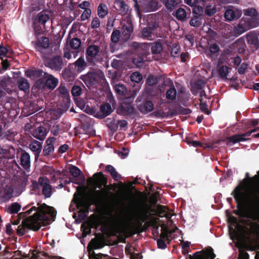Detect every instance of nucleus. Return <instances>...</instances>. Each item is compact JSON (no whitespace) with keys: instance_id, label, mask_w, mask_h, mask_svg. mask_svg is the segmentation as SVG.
<instances>
[{"instance_id":"nucleus-1","label":"nucleus","mask_w":259,"mask_h":259,"mask_svg":"<svg viewBox=\"0 0 259 259\" xmlns=\"http://www.w3.org/2000/svg\"><path fill=\"white\" fill-rule=\"evenodd\" d=\"M243 187L239 185L232 192L231 195L234 197L236 203L237 209L233 213L240 218L251 219L258 221L259 195L256 192L251 193L252 199L246 200L244 198L242 192Z\"/></svg>"},{"instance_id":"nucleus-2","label":"nucleus","mask_w":259,"mask_h":259,"mask_svg":"<svg viewBox=\"0 0 259 259\" xmlns=\"http://www.w3.org/2000/svg\"><path fill=\"white\" fill-rule=\"evenodd\" d=\"M69 172L73 176L71 182L77 185L76 191L73 195L69 207V211L73 212L72 217L75 219L71 226L73 227L72 230L74 231L73 233L81 240V234L79 232L75 234L76 231L74 229L75 226L81 223V179L79 177L81 171L77 167L72 165L69 168Z\"/></svg>"},{"instance_id":"nucleus-3","label":"nucleus","mask_w":259,"mask_h":259,"mask_svg":"<svg viewBox=\"0 0 259 259\" xmlns=\"http://www.w3.org/2000/svg\"><path fill=\"white\" fill-rule=\"evenodd\" d=\"M152 215L145 206L139 205L135 207L131 213V217L136 220V223L134 227L126 232L128 236L131 237L138 233L142 227L143 223L149 220Z\"/></svg>"},{"instance_id":"nucleus-4","label":"nucleus","mask_w":259,"mask_h":259,"mask_svg":"<svg viewBox=\"0 0 259 259\" xmlns=\"http://www.w3.org/2000/svg\"><path fill=\"white\" fill-rule=\"evenodd\" d=\"M37 205L38 207L33 206L30 207L32 211H36L32 215L29 217H33L31 220L32 222H37L41 226L42 222L48 220L49 217L52 218L56 217V211L53 207L49 206L46 203H38Z\"/></svg>"},{"instance_id":"nucleus-5","label":"nucleus","mask_w":259,"mask_h":259,"mask_svg":"<svg viewBox=\"0 0 259 259\" xmlns=\"http://www.w3.org/2000/svg\"><path fill=\"white\" fill-rule=\"evenodd\" d=\"M59 47L56 46L54 50L56 53L58 51ZM44 65L46 67L50 68L55 71H60L66 65V61L63 59L62 56L56 53L52 57L46 56Z\"/></svg>"},{"instance_id":"nucleus-6","label":"nucleus","mask_w":259,"mask_h":259,"mask_svg":"<svg viewBox=\"0 0 259 259\" xmlns=\"http://www.w3.org/2000/svg\"><path fill=\"white\" fill-rule=\"evenodd\" d=\"M127 99L123 100L122 103L117 107L116 112L118 114L124 116H131L136 115L137 111L132 105L135 98V94L132 96H128Z\"/></svg>"},{"instance_id":"nucleus-7","label":"nucleus","mask_w":259,"mask_h":259,"mask_svg":"<svg viewBox=\"0 0 259 259\" xmlns=\"http://www.w3.org/2000/svg\"><path fill=\"white\" fill-rule=\"evenodd\" d=\"M58 82L59 80L57 78L52 74L46 72L44 77L36 80L35 86L38 90L47 88L53 90L57 86Z\"/></svg>"},{"instance_id":"nucleus-8","label":"nucleus","mask_w":259,"mask_h":259,"mask_svg":"<svg viewBox=\"0 0 259 259\" xmlns=\"http://www.w3.org/2000/svg\"><path fill=\"white\" fill-rule=\"evenodd\" d=\"M33 217H27L24 219L20 225L17 229V234L19 236H22L26 233V229L32 230L34 231H38L41 228L40 224H38L37 222H32L31 220Z\"/></svg>"},{"instance_id":"nucleus-9","label":"nucleus","mask_w":259,"mask_h":259,"mask_svg":"<svg viewBox=\"0 0 259 259\" xmlns=\"http://www.w3.org/2000/svg\"><path fill=\"white\" fill-rule=\"evenodd\" d=\"M100 48L98 46L92 45L89 46L86 50V58L87 61L92 64L96 62H101L103 58L99 55Z\"/></svg>"},{"instance_id":"nucleus-10","label":"nucleus","mask_w":259,"mask_h":259,"mask_svg":"<svg viewBox=\"0 0 259 259\" xmlns=\"http://www.w3.org/2000/svg\"><path fill=\"white\" fill-rule=\"evenodd\" d=\"M143 96H139L136 99L137 107L138 110L142 114H146L152 111L154 109V104L152 101L145 99L142 102Z\"/></svg>"},{"instance_id":"nucleus-11","label":"nucleus","mask_w":259,"mask_h":259,"mask_svg":"<svg viewBox=\"0 0 259 259\" xmlns=\"http://www.w3.org/2000/svg\"><path fill=\"white\" fill-rule=\"evenodd\" d=\"M139 3L141 10L144 13L156 11L160 7L157 0H140Z\"/></svg>"},{"instance_id":"nucleus-12","label":"nucleus","mask_w":259,"mask_h":259,"mask_svg":"<svg viewBox=\"0 0 259 259\" xmlns=\"http://www.w3.org/2000/svg\"><path fill=\"white\" fill-rule=\"evenodd\" d=\"M114 88L117 94L122 97V100L127 99L128 96H132L134 94L136 96L137 94L136 90H128L125 85L120 83L116 84Z\"/></svg>"},{"instance_id":"nucleus-13","label":"nucleus","mask_w":259,"mask_h":259,"mask_svg":"<svg viewBox=\"0 0 259 259\" xmlns=\"http://www.w3.org/2000/svg\"><path fill=\"white\" fill-rule=\"evenodd\" d=\"M40 186L42 187V193L46 198L51 196L52 187L50 184V180L46 177H40L38 179Z\"/></svg>"},{"instance_id":"nucleus-14","label":"nucleus","mask_w":259,"mask_h":259,"mask_svg":"<svg viewBox=\"0 0 259 259\" xmlns=\"http://www.w3.org/2000/svg\"><path fill=\"white\" fill-rule=\"evenodd\" d=\"M100 78V74L95 72H89L86 74L82 75V80L88 88L95 84Z\"/></svg>"},{"instance_id":"nucleus-15","label":"nucleus","mask_w":259,"mask_h":259,"mask_svg":"<svg viewBox=\"0 0 259 259\" xmlns=\"http://www.w3.org/2000/svg\"><path fill=\"white\" fill-rule=\"evenodd\" d=\"M242 14L241 10L231 6L225 11V18L227 20L231 21L239 19Z\"/></svg>"},{"instance_id":"nucleus-16","label":"nucleus","mask_w":259,"mask_h":259,"mask_svg":"<svg viewBox=\"0 0 259 259\" xmlns=\"http://www.w3.org/2000/svg\"><path fill=\"white\" fill-rule=\"evenodd\" d=\"M113 111L111 105L108 103H105L100 106L99 111L97 112L95 116L103 119L110 115Z\"/></svg>"},{"instance_id":"nucleus-17","label":"nucleus","mask_w":259,"mask_h":259,"mask_svg":"<svg viewBox=\"0 0 259 259\" xmlns=\"http://www.w3.org/2000/svg\"><path fill=\"white\" fill-rule=\"evenodd\" d=\"M46 73L41 69L35 68L27 69L25 71V75L31 79L42 78L45 76Z\"/></svg>"},{"instance_id":"nucleus-18","label":"nucleus","mask_w":259,"mask_h":259,"mask_svg":"<svg viewBox=\"0 0 259 259\" xmlns=\"http://www.w3.org/2000/svg\"><path fill=\"white\" fill-rule=\"evenodd\" d=\"M51 44L49 38L44 36L38 39L35 43L36 49L42 53L45 50L48 49Z\"/></svg>"},{"instance_id":"nucleus-19","label":"nucleus","mask_w":259,"mask_h":259,"mask_svg":"<svg viewBox=\"0 0 259 259\" xmlns=\"http://www.w3.org/2000/svg\"><path fill=\"white\" fill-rule=\"evenodd\" d=\"M15 150L14 148L7 144L0 145V154L3 155L7 159L14 157Z\"/></svg>"},{"instance_id":"nucleus-20","label":"nucleus","mask_w":259,"mask_h":259,"mask_svg":"<svg viewBox=\"0 0 259 259\" xmlns=\"http://www.w3.org/2000/svg\"><path fill=\"white\" fill-rule=\"evenodd\" d=\"M163 46L161 42L158 40L151 44V51L156 60H159L161 58V53L163 50Z\"/></svg>"},{"instance_id":"nucleus-21","label":"nucleus","mask_w":259,"mask_h":259,"mask_svg":"<svg viewBox=\"0 0 259 259\" xmlns=\"http://www.w3.org/2000/svg\"><path fill=\"white\" fill-rule=\"evenodd\" d=\"M247 44L251 47L257 49L259 47V40L257 34L254 31H250L246 35Z\"/></svg>"},{"instance_id":"nucleus-22","label":"nucleus","mask_w":259,"mask_h":259,"mask_svg":"<svg viewBox=\"0 0 259 259\" xmlns=\"http://www.w3.org/2000/svg\"><path fill=\"white\" fill-rule=\"evenodd\" d=\"M56 141V138L54 137H50L48 138L46 142V145L44 146L42 155L44 156H48L54 151V144Z\"/></svg>"},{"instance_id":"nucleus-23","label":"nucleus","mask_w":259,"mask_h":259,"mask_svg":"<svg viewBox=\"0 0 259 259\" xmlns=\"http://www.w3.org/2000/svg\"><path fill=\"white\" fill-rule=\"evenodd\" d=\"M42 142H39L35 140L31 141L29 147L33 152L35 156V160H37L42 150Z\"/></svg>"},{"instance_id":"nucleus-24","label":"nucleus","mask_w":259,"mask_h":259,"mask_svg":"<svg viewBox=\"0 0 259 259\" xmlns=\"http://www.w3.org/2000/svg\"><path fill=\"white\" fill-rule=\"evenodd\" d=\"M249 140H250V139H243L242 138L240 134H237L232 136L227 137L224 140L218 141L217 142V143H218L220 141H223L226 142V144L229 145L231 143L233 144H235L240 142L246 141Z\"/></svg>"},{"instance_id":"nucleus-25","label":"nucleus","mask_w":259,"mask_h":259,"mask_svg":"<svg viewBox=\"0 0 259 259\" xmlns=\"http://www.w3.org/2000/svg\"><path fill=\"white\" fill-rule=\"evenodd\" d=\"M232 70V68L226 66V65H222L220 66L218 69V73L220 78L222 80H230L231 81H234L235 80V78L232 77L231 78H228L227 76L230 72V71Z\"/></svg>"},{"instance_id":"nucleus-26","label":"nucleus","mask_w":259,"mask_h":259,"mask_svg":"<svg viewBox=\"0 0 259 259\" xmlns=\"http://www.w3.org/2000/svg\"><path fill=\"white\" fill-rule=\"evenodd\" d=\"M94 179L90 178L88 182L94 181L95 183H100L103 186H106L107 179L102 172H99L95 174L93 176Z\"/></svg>"},{"instance_id":"nucleus-27","label":"nucleus","mask_w":259,"mask_h":259,"mask_svg":"<svg viewBox=\"0 0 259 259\" xmlns=\"http://www.w3.org/2000/svg\"><path fill=\"white\" fill-rule=\"evenodd\" d=\"M133 32V27L131 24H124L122 27V39L126 41L129 39Z\"/></svg>"},{"instance_id":"nucleus-28","label":"nucleus","mask_w":259,"mask_h":259,"mask_svg":"<svg viewBox=\"0 0 259 259\" xmlns=\"http://www.w3.org/2000/svg\"><path fill=\"white\" fill-rule=\"evenodd\" d=\"M47 135V131L45 127L39 126L35 129L32 133V136L42 142Z\"/></svg>"},{"instance_id":"nucleus-29","label":"nucleus","mask_w":259,"mask_h":259,"mask_svg":"<svg viewBox=\"0 0 259 259\" xmlns=\"http://www.w3.org/2000/svg\"><path fill=\"white\" fill-rule=\"evenodd\" d=\"M20 164L25 169H27L30 166V157L29 154L24 151L20 156Z\"/></svg>"},{"instance_id":"nucleus-30","label":"nucleus","mask_w":259,"mask_h":259,"mask_svg":"<svg viewBox=\"0 0 259 259\" xmlns=\"http://www.w3.org/2000/svg\"><path fill=\"white\" fill-rule=\"evenodd\" d=\"M71 94L76 105L81 109V101L77 99V98L81 95V87L74 85L71 89Z\"/></svg>"},{"instance_id":"nucleus-31","label":"nucleus","mask_w":259,"mask_h":259,"mask_svg":"<svg viewBox=\"0 0 259 259\" xmlns=\"http://www.w3.org/2000/svg\"><path fill=\"white\" fill-rule=\"evenodd\" d=\"M166 207L164 205H158L155 210L156 215L160 218L165 217L169 219L171 215L166 211Z\"/></svg>"},{"instance_id":"nucleus-32","label":"nucleus","mask_w":259,"mask_h":259,"mask_svg":"<svg viewBox=\"0 0 259 259\" xmlns=\"http://www.w3.org/2000/svg\"><path fill=\"white\" fill-rule=\"evenodd\" d=\"M17 85L19 89L25 92L29 91L30 84L28 80L24 77H20L17 82Z\"/></svg>"},{"instance_id":"nucleus-33","label":"nucleus","mask_w":259,"mask_h":259,"mask_svg":"<svg viewBox=\"0 0 259 259\" xmlns=\"http://www.w3.org/2000/svg\"><path fill=\"white\" fill-rule=\"evenodd\" d=\"M68 44L71 49L75 50V51H78L79 52V47L81 46V40L77 37L73 36V38H70L68 40V42H66Z\"/></svg>"},{"instance_id":"nucleus-34","label":"nucleus","mask_w":259,"mask_h":259,"mask_svg":"<svg viewBox=\"0 0 259 259\" xmlns=\"http://www.w3.org/2000/svg\"><path fill=\"white\" fill-rule=\"evenodd\" d=\"M149 47L146 44H141V47L139 48L137 51L133 52V53L137 56L146 58L148 54Z\"/></svg>"},{"instance_id":"nucleus-35","label":"nucleus","mask_w":259,"mask_h":259,"mask_svg":"<svg viewBox=\"0 0 259 259\" xmlns=\"http://www.w3.org/2000/svg\"><path fill=\"white\" fill-rule=\"evenodd\" d=\"M165 97L167 100L170 101H173L176 99L177 90L172 82L171 86L166 92Z\"/></svg>"},{"instance_id":"nucleus-36","label":"nucleus","mask_w":259,"mask_h":259,"mask_svg":"<svg viewBox=\"0 0 259 259\" xmlns=\"http://www.w3.org/2000/svg\"><path fill=\"white\" fill-rule=\"evenodd\" d=\"M114 4L117 10L121 11L124 14L127 13L128 7L123 0H116Z\"/></svg>"},{"instance_id":"nucleus-37","label":"nucleus","mask_w":259,"mask_h":259,"mask_svg":"<svg viewBox=\"0 0 259 259\" xmlns=\"http://www.w3.org/2000/svg\"><path fill=\"white\" fill-rule=\"evenodd\" d=\"M105 170L110 173L114 181H117L121 178L120 175L116 171L115 168L111 165H107L105 167Z\"/></svg>"},{"instance_id":"nucleus-38","label":"nucleus","mask_w":259,"mask_h":259,"mask_svg":"<svg viewBox=\"0 0 259 259\" xmlns=\"http://www.w3.org/2000/svg\"><path fill=\"white\" fill-rule=\"evenodd\" d=\"M202 24V17L197 16L193 15V17L191 18L189 24L191 26L195 27H199Z\"/></svg>"},{"instance_id":"nucleus-39","label":"nucleus","mask_w":259,"mask_h":259,"mask_svg":"<svg viewBox=\"0 0 259 259\" xmlns=\"http://www.w3.org/2000/svg\"><path fill=\"white\" fill-rule=\"evenodd\" d=\"M181 2V0H166L164 3L166 8L171 12L177 7Z\"/></svg>"},{"instance_id":"nucleus-40","label":"nucleus","mask_w":259,"mask_h":259,"mask_svg":"<svg viewBox=\"0 0 259 259\" xmlns=\"http://www.w3.org/2000/svg\"><path fill=\"white\" fill-rule=\"evenodd\" d=\"M21 205L18 202L12 203L7 208V212L10 214L17 213L21 209Z\"/></svg>"},{"instance_id":"nucleus-41","label":"nucleus","mask_w":259,"mask_h":259,"mask_svg":"<svg viewBox=\"0 0 259 259\" xmlns=\"http://www.w3.org/2000/svg\"><path fill=\"white\" fill-rule=\"evenodd\" d=\"M90 259H118L117 258L112 257L107 254L102 253H96L93 251L92 253H89Z\"/></svg>"},{"instance_id":"nucleus-42","label":"nucleus","mask_w":259,"mask_h":259,"mask_svg":"<svg viewBox=\"0 0 259 259\" xmlns=\"http://www.w3.org/2000/svg\"><path fill=\"white\" fill-rule=\"evenodd\" d=\"M220 51V47L216 43L210 45L209 47V49L206 51L207 55H210L211 57L213 56H217V54Z\"/></svg>"},{"instance_id":"nucleus-43","label":"nucleus","mask_w":259,"mask_h":259,"mask_svg":"<svg viewBox=\"0 0 259 259\" xmlns=\"http://www.w3.org/2000/svg\"><path fill=\"white\" fill-rule=\"evenodd\" d=\"M62 76L64 80L70 81L73 79L74 74L72 71L67 68H65L62 71Z\"/></svg>"},{"instance_id":"nucleus-44","label":"nucleus","mask_w":259,"mask_h":259,"mask_svg":"<svg viewBox=\"0 0 259 259\" xmlns=\"http://www.w3.org/2000/svg\"><path fill=\"white\" fill-rule=\"evenodd\" d=\"M175 16L178 20L185 21L187 17V12L184 8H180L176 11Z\"/></svg>"},{"instance_id":"nucleus-45","label":"nucleus","mask_w":259,"mask_h":259,"mask_svg":"<svg viewBox=\"0 0 259 259\" xmlns=\"http://www.w3.org/2000/svg\"><path fill=\"white\" fill-rule=\"evenodd\" d=\"M158 27V22L155 19H151L148 21L147 26L146 27L154 33Z\"/></svg>"},{"instance_id":"nucleus-46","label":"nucleus","mask_w":259,"mask_h":259,"mask_svg":"<svg viewBox=\"0 0 259 259\" xmlns=\"http://www.w3.org/2000/svg\"><path fill=\"white\" fill-rule=\"evenodd\" d=\"M11 83V81L10 78L6 77L3 78L0 80V87L7 92H9V91H11L9 88Z\"/></svg>"},{"instance_id":"nucleus-47","label":"nucleus","mask_w":259,"mask_h":259,"mask_svg":"<svg viewBox=\"0 0 259 259\" xmlns=\"http://www.w3.org/2000/svg\"><path fill=\"white\" fill-rule=\"evenodd\" d=\"M108 14V9L106 5L101 4L98 8V14L99 17L104 18Z\"/></svg>"},{"instance_id":"nucleus-48","label":"nucleus","mask_w":259,"mask_h":259,"mask_svg":"<svg viewBox=\"0 0 259 259\" xmlns=\"http://www.w3.org/2000/svg\"><path fill=\"white\" fill-rule=\"evenodd\" d=\"M50 19L49 15L44 13L42 12H40L37 15L38 22L41 24L45 25V23Z\"/></svg>"},{"instance_id":"nucleus-49","label":"nucleus","mask_w":259,"mask_h":259,"mask_svg":"<svg viewBox=\"0 0 259 259\" xmlns=\"http://www.w3.org/2000/svg\"><path fill=\"white\" fill-rule=\"evenodd\" d=\"M120 36L121 33L119 30L114 29L111 35V41L114 44H116L119 41Z\"/></svg>"},{"instance_id":"nucleus-50","label":"nucleus","mask_w":259,"mask_h":259,"mask_svg":"<svg viewBox=\"0 0 259 259\" xmlns=\"http://www.w3.org/2000/svg\"><path fill=\"white\" fill-rule=\"evenodd\" d=\"M154 33L151 31H150L147 27H144L141 31L142 36L145 38L148 39H151L152 38V35H154Z\"/></svg>"},{"instance_id":"nucleus-51","label":"nucleus","mask_w":259,"mask_h":259,"mask_svg":"<svg viewBox=\"0 0 259 259\" xmlns=\"http://www.w3.org/2000/svg\"><path fill=\"white\" fill-rule=\"evenodd\" d=\"M193 15L202 17L203 8L202 7L195 5L192 7Z\"/></svg>"},{"instance_id":"nucleus-52","label":"nucleus","mask_w":259,"mask_h":259,"mask_svg":"<svg viewBox=\"0 0 259 259\" xmlns=\"http://www.w3.org/2000/svg\"><path fill=\"white\" fill-rule=\"evenodd\" d=\"M60 100L64 104V107L68 108L70 104V98L69 93L60 96Z\"/></svg>"},{"instance_id":"nucleus-53","label":"nucleus","mask_w":259,"mask_h":259,"mask_svg":"<svg viewBox=\"0 0 259 259\" xmlns=\"http://www.w3.org/2000/svg\"><path fill=\"white\" fill-rule=\"evenodd\" d=\"M82 110L89 114L93 115L96 113V110L94 107H90L89 105H85L84 102L82 100Z\"/></svg>"},{"instance_id":"nucleus-54","label":"nucleus","mask_w":259,"mask_h":259,"mask_svg":"<svg viewBox=\"0 0 259 259\" xmlns=\"http://www.w3.org/2000/svg\"><path fill=\"white\" fill-rule=\"evenodd\" d=\"M158 77L150 74L147 79L146 83L149 86H153L158 83Z\"/></svg>"},{"instance_id":"nucleus-55","label":"nucleus","mask_w":259,"mask_h":259,"mask_svg":"<svg viewBox=\"0 0 259 259\" xmlns=\"http://www.w3.org/2000/svg\"><path fill=\"white\" fill-rule=\"evenodd\" d=\"M142 79V75L138 72H133L131 75V80L132 82L139 83Z\"/></svg>"},{"instance_id":"nucleus-56","label":"nucleus","mask_w":259,"mask_h":259,"mask_svg":"<svg viewBox=\"0 0 259 259\" xmlns=\"http://www.w3.org/2000/svg\"><path fill=\"white\" fill-rule=\"evenodd\" d=\"M243 12L244 15L251 17H256L258 15V13L256 9L253 8L245 9L244 10Z\"/></svg>"},{"instance_id":"nucleus-57","label":"nucleus","mask_w":259,"mask_h":259,"mask_svg":"<svg viewBox=\"0 0 259 259\" xmlns=\"http://www.w3.org/2000/svg\"><path fill=\"white\" fill-rule=\"evenodd\" d=\"M247 29L245 28L243 24H239L234 29V33L238 36L246 31Z\"/></svg>"},{"instance_id":"nucleus-58","label":"nucleus","mask_w":259,"mask_h":259,"mask_svg":"<svg viewBox=\"0 0 259 259\" xmlns=\"http://www.w3.org/2000/svg\"><path fill=\"white\" fill-rule=\"evenodd\" d=\"M145 58L137 56V57H134L132 62L137 67H142L144 65Z\"/></svg>"},{"instance_id":"nucleus-59","label":"nucleus","mask_w":259,"mask_h":259,"mask_svg":"<svg viewBox=\"0 0 259 259\" xmlns=\"http://www.w3.org/2000/svg\"><path fill=\"white\" fill-rule=\"evenodd\" d=\"M205 85V82L202 79H197L193 84V88L196 90H202Z\"/></svg>"},{"instance_id":"nucleus-60","label":"nucleus","mask_w":259,"mask_h":259,"mask_svg":"<svg viewBox=\"0 0 259 259\" xmlns=\"http://www.w3.org/2000/svg\"><path fill=\"white\" fill-rule=\"evenodd\" d=\"M215 256L216 255L214 253L212 248H210L208 251L203 252L202 257L203 259H214Z\"/></svg>"},{"instance_id":"nucleus-61","label":"nucleus","mask_w":259,"mask_h":259,"mask_svg":"<svg viewBox=\"0 0 259 259\" xmlns=\"http://www.w3.org/2000/svg\"><path fill=\"white\" fill-rule=\"evenodd\" d=\"M180 47L179 45L177 44H173L172 48H171V55L173 57H177L179 56V54L180 53Z\"/></svg>"},{"instance_id":"nucleus-62","label":"nucleus","mask_w":259,"mask_h":259,"mask_svg":"<svg viewBox=\"0 0 259 259\" xmlns=\"http://www.w3.org/2000/svg\"><path fill=\"white\" fill-rule=\"evenodd\" d=\"M111 232L113 235L116 236L117 234H121L122 230L118 225L114 224L111 228Z\"/></svg>"},{"instance_id":"nucleus-63","label":"nucleus","mask_w":259,"mask_h":259,"mask_svg":"<svg viewBox=\"0 0 259 259\" xmlns=\"http://www.w3.org/2000/svg\"><path fill=\"white\" fill-rule=\"evenodd\" d=\"M200 103L199 105L200 109L201 111L207 115H209L211 111L208 109L207 105L205 102H202V99H199Z\"/></svg>"},{"instance_id":"nucleus-64","label":"nucleus","mask_w":259,"mask_h":259,"mask_svg":"<svg viewBox=\"0 0 259 259\" xmlns=\"http://www.w3.org/2000/svg\"><path fill=\"white\" fill-rule=\"evenodd\" d=\"M77 30H80V25L79 23H74L69 31V35L67 38V42H68L69 39L71 37V34L75 33Z\"/></svg>"}]
</instances>
